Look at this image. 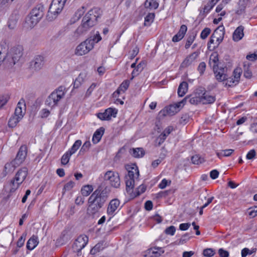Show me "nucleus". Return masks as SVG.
<instances>
[{
	"label": "nucleus",
	"instance_id": "nucleus-1",
	"mask_svg": "<svg viewBox=\"0 0 257 257\" xmlns=\"http://www.w3.org/2000/svg\"><path fill=\"white\" fill-rule=\"evenodd\" d=\"M125 168L127 172L125 176L126 191L128 193L131 194L134 188L135 178H137L139 176V171L135 164L126 165Z\"/></svg>",
	"mask_w": 257,
	"mask_h": 257
},
{
	"label": "nucleus",
	"instance_id": "nucleus-2",
	"mask_svg": "<svg viewBox=\"0 0 257 257\" xmlns=\"http://www.w3.org/2000/svg\"><path fill=\"white\" fill-rule=\"evenodd\" d=\"M109 193L110 190L107 187L102 190L98 188L92 193L88 200L90 201V202L94 203L97 206L102 208L107 200Z\"/></svg>",
	"mask_w": 257,
	"mask_h": 257
},
{
	"label": "nucleus",
	"instance_id": "nucleus-3",
	"mask_svg": "<svg viewBox=\"0 0 257 257\" xmlns=\"http://www.w3.org/2000/svg\"><path fill=\"white\" fill-rule=\"evenodd\" d=\"M44 6L38 4L31 11L27 19V23L31 28L34 27L43 18L44 14Z\"/></svg>",
	"mask_w": 257,
	"mask_h": 257
},
{
	"label": "nucleus",
	"instance_id": "nucleus-4",
	"mask_svg": "<svg viewBox=\"0 0 257 257\" xmlns=\"http://www.w3.org/2000/svg\"><path fill=\"white\" fill-rule=\"evenodd\" d=\"M67 0H52L47 15V19L52 21L55 19L62 11Z\"/></svg>",
	"mask_w": 257,
	"mask_h": 257
},
{
	"label": "nucleus",
	"instance_id": "nucleus-5",
	"mask_svg": "<svg viewBox=\"0 0 257 257\" xmlns=\"http://www.w3.org/2000/svg\"><path fill=\"white\" fill-rule=\"evenodd\" d=\"M64 89L63 86H59L48 97L45 101V104L50 107L56 106L58 101L64 96Z\"/></svg>",
	"mask_w": 257,
	"mask_h": 257
},
{
	"label": "nucleus",
	"instance_id": "nucleus-6",
	"mask_svg": "<svg viewBox=\"0 0 257 257\" xmlns=\"http://www.w3.org/2000/svg\"><path fill=\"white\" fill-rule=\"evenodd\" d=\"M103 180L113 188H118L120 186V177L117 172L107 171L104 174Z\"/></svg>",
	"mask_w": 257,
	"mask_h": 257
},
{
	"label": "nucleus",
	"instance_id": "nucleus-7",
	"mask_svg": "<svg viewBox=\"0 0 257 257\" xmlns=\"http://www.w3.org/2000/svg\"><path fill=\"white\" fill-rule=\"evenodd\" d=\"M96 24L92 21L86 15L83 18L81 24L77 28L75 31V35L78 37L86 33L91 28Z\"/></svg>",
	"mask_w": 257,
	"mask_h": 257
},
{
	"label": "nucleus",
	"instance_id": "nucleus-8",
	"mask_svg": "<svg viewBox=\"0 0 257 257\" xmlns=\"http://www.w3.org/2000/svg\"><path fill=\"white\" fill-rule=\"evenodd\" d=\"M92 41L91 40H86L78 45L75 51V54L78 56H82L88 53L93 47Z\"/></svg>",
	"mask_w": 257,
	"mask_h": 257
},
{
	"label": "nucleus",
	"instance_id": "nucleus-9",
	"mask_svg": "<svg viewBox=\"0 0 257 257\" xmlns=\"http://www.w3.org/2000/svg\"><path fill=\"white\" fill-rule=\"evenodd\" d=\"M88 241V237L85 235L79 236L75 240L73 245L72 249L74 252L77 253V255H81V250L86 246Z\"/></svg>",
	"mask_w": 257,
	"mask_h": 257
},
{
	"label": "nucleus",
	"instance_id": "nucleus-10",
	"mask_svg": "<svg viewBox=\"0 0 257 257\" xmlns=\"http://www.w3.org/2000/svg\"><path fill=\"white\" fill-rule=\"evenodd\" d=\"M22 47L18 46L17 47H14L12 48L10 52H8V58H11L13 59L12 61L11 64H15L18 62L20 58L23 55Z\"/></svg>",
	"mask_w": 257,
	"mask_h": 257
},
{
	"label": "nucleus",
	"instance_id": "nucleus-11",
	"mask_svg": "<svg viewBox=\"0 0 257 257\" xmlns=\"http://www.w3.org/2000/svg\"><path fill=\"white\" fill-rule=\"evenodd\" d=\"M181 109L178 103H175L165 107L160 111V113H162L164 115H168L172 116L179 112Z\"/></svg>",
	"mask_w": 257,
	"mask_h": 257
},
{
	"label": "nucleus",
	"instance_id": "nucleus-12",
	"mask_svg": "<svg viewBox=\"0 0 257 257\" xmlns=\"http://www.w3.org/2000/svg\"><path fill=\"white\" fill-rule=\"evenodd\" d=\"M27 155V147L25 145L22 146L17 153L16 158L14 159L17 165H20L25 160Z\"/></svg>",
	"mask_w": 257,
	"mask_h": 257
},
{
	"label": "nucleus",
	"instance_id": "nucleus-13",
	"mask_svg": "<svg viewBox=\"0 0 257 257\" xmlns=\"http://www.w3.org/2000/svg\"><path fill=\"white\" fill-rule=\"evenodd\" d=\"M44 64V57L42 55L36 56L30 62V67L35 70H40Z\"/></svg>",
	"mask_w": 257,
	"mask_h": 257
},
{
	"label": "nucleus",
	"instance_id": "nucleus-14",
	"mask_svg": "<svg viewBox=\"0 0 257 257\" xmlns=\"http://www.w3.org/2000/svg\"><path fill=\"white\" fill-rule=\"evenodd\" d=\"M26 112V103L24 98H21L17 104L14 115L22 119Z\"/></svg>",
	"mask_w": 257,
	"mask_h": 257
},
{
	"label": "nucleus",
	"instance_id": "nucleus-15",
	"mask_svg": "<svg viewBox=\"0 0 257 257\" xmlns=\"http://www.w3.org/2000/svg\"><path fill=\"white\" fill-rule=\"evenodd\" d=\"M213 72L216 79L220 82L223 81L226 79V74L225 73V67H219L218 66H213Z\"/></svg>",
	"mask_w": 257,
	"mask_h": 257
},
{
	"label": "nucleus",
	"instance_id": "nucleus-16",
	"mask_svg": "<svg viewBox=\"0 0 257 257\" xmlns=\"http://www.w3.org/2000/svg\"><path fill=\"white\" fill-rule=\"evenodd\" d=\"M102 12L98 8H94L89 10L85 15L88 18L92 20L95 24L97 23V19L101 16Z\"/></svg>",
	"mask_w": 257,
	"mask_h": 257
},
{
	"label": "nucleus",
	"instance_id": "nucleus-17",
	"mask_svg": "<svg viewBox=\"0 0 257 257\" xmlns=\"http://www.w3.org/2000/svg\"><path fill=\"white\" fill-rule=\"evenodd\" d=\"M120 205V201L118 199H113L111 200L108 205L107 208V213L108 215L112 216L114 212L117 209Z\"/></svg>",
	"mask_w": 257,
	"mask_h": 257
},
{
	"label": "nucleus",
	"instance_id": "nucleus-18",
	"mask_svg": "<svg viewBox=\"0 0 257 257\" xmlns=\"http://www.w3.org/2000/svg\"><path fill=\"white\" fill-rule=\"evenodd\" d=\"M28 171V169L26 167L20 169L15 175V180L22 183L27 176Z\"/></svg>",
	"mask_w": 257,
	"mask_h": 257
},
{
	"label": "nucleus",
	"instance_id": "nucleus-19",
	"mask_svg": "<svg viewBox=\"0 0 257 257\" xmlns=\"http://www.w3.org/2000/svg\"><path fill=\"white\" fill-rule=\"evenodd\" d=\"M187 31V26L185 25H181L179 32L173 36L172 41L174 42H177L182 40L184 37Z\"/></svg>",
	"mask_w": 257,
	"mask_h": 257
},
{
	"label": "nucleus",
	"instance_id": "nucleus-20",
	"mask_svg": "<svg viewBox=\"0 0 257 257\" xmlns=\"http://www.w3.org/2000/svg\"><path fill=\"white\" fill-rule=\"evenodd\" d=\"M249 0H239L237 3V8L235 14L237 15H241L245 13V9Z\"/></svg>",
	"mask_w": 257,
	"mask_h": 257
},
{
	"label": "nucleus",
	"instance_id": "nucleus-21",
	"mask_svg": "<svg viewBox=\"0 0 257 257\" xmlns=\"http://www.w3.org/2000/svg\"><path fill=\"white\" fill-rule=\"evenodd\" d=\"M101 207L97 206V204L88 200V207L87 208V213L90 216H94L96 213H98L99 209Z\"/></svg>",
	"mask_w": 257,
	"mask_h": 257
},
{
	"label": "nucleus",
	"instance_id": "nucleus-22",
	"mask_svg": "<svg viewBox=\"0 0 257 257\" xmlns=\"http://www.w3.org/2000/svg\"><path fill=\"white\" fill-rule=\"evenodd\" d=\"M19 166V165H17L16 162H14V160H12L10 163H7L5 164L4 166V171H3V176H6L8 173L13 172L16 168Z\"/></svg>",
	"mask_w": 257,
	"mask_h": 257
},
{
	"label": "nucleus",
	"instance_id": "nucleus-23",
	"mask_svg": "<svg viewBox=\"0 0 257 257\" xmlns=\"http://www.w3.org/2000/svg\"><path fill=\"white\" fill-rule=\"evenodd\" d=\"M244 27L242 26H238L234 31L232 35V39L235 42L240 40L244 36Z\"/></svg>",
	"mask_w": 257,
	"mask_h": 257
},
{
	"label": "nucleus",
	"instance_id": "nucleus-24",
	"mask_svg": "<svg viewBox=\"0 0 257 257\" xmlns=\"http://www.w3.org/2000/svg\"><path fill=\"white\" fill-rule=\"evenodd\" d=\"M39 240L37 236L33 235L28 240L26 244L27 249L29 250L34 249L38 244Z\"/></svg>",
	"mask_w": 257,
	"mask_h": 257
},
{
	"label": "nucleus",
	"instance_id": "nucleus-25",
	"mask_svg": "<svg viewBox=\"0 0 257 257\" xmlns=\"http://www.w3.org/2000/svg\"><path fill=\"white\" fill-rule=\"evenodd\" d=\"M104 131L105 128L103 127H100L94 132L92 139L93 144H97L100 141Z\"/></svg>",
	"mask_w": 257,
	"mask_h": 257
},
{
	"label": "nucleus",
	"instance_id": "nucleus-26",
	"mask_svg": "<svg viewBox=\"0 0 257 257\" xmlns=\"http://www.w3.org/2000/svg\"><path fill=\"white\" fill-rule=\"evenodd\" d=\"M130 153L135 158H140L143 157L145 152L142 148H133L130 149Z\"/></svg>",
	"mask_w": 257,
	"mask_h": 257
},
{
	"label": "nucleus",
	"instance_id": "nucleus-27",
	"mask_svg": "<svg viewBox=\"0 0 257 257\" xmlns=\"http://www.w3.org/2000/svg\"><path fill=\"white\" fill-rule=\"evenodd\" d=\"M212 4L213 3L211 2V0H209L207 5L204 6L203 10L200 11L199 16L202 18H204L206 16V15L210 12L215 5H212Z\"/></svg>",
	"mask_w": 257,
	"mask_h": 257
},
{
	"label": "nucleus",
	"instance_id": "nucleus-28",
	"mask_svg": "<svg viewBox=\"0 0 257 257\" xmlns=\"http://www.w3.org/2000/svg\"><path fill=\"white\" fill-rule=\"evenodd\" d=\"M188 84L186 81L182 82L178 88V95L180 97L183 96L187 92Z\"/></svg>",
	"mask_w": 257,
	"mask_h": 257
},
{
	"label": "nucleus",
	"instance_id": "nucleus-29",
	"mask_svg": "<svg viewBox=\"0 0 257 257\" xmlns=\"http://www.w3.org/2000/svg\"><path fill=\"white\" fill-rule=\"evenodd\" d=\"M201 98V102L203 104H212L214 103L216 100V97L215 96L211 95L209 93H207V92L205 93V95L202 96Z\"/></svg>",
	"mask_w": 257,
	"mask_h": 257
},
{
	"label": "nucleus",
	"instance_id": "nucleus-30",
	"mask_svg": "<svg viewBox=\"0 0 257 257\" xmlns=\"http://www.w3.org/2000/svg\"><path fill=\"white\" fill-rule=\"evenodd\" d=\"M216 29H218V35H216V47L222 42L225 34L224 27L223 26H219Z\"/></svg>",
	"mask_w": 257,
	"mask_h": 257
},
{
	"label": "nucleus",
	"instance_id": "nucleus-31",
	"mask_svg": "<svg viewBox=\"0 0 257 257\" xmlns=\"http://www.w3.org/2000/svg\"><path fill=\"white\" fill-rule=\"evenodd\" d=\"M86 8L84 6H82L79 8L75 13L72 19V21L74 23L78 21L81 16L84 14L86 11Z\"/></svg>",
	"mask_w": 257,
	"mask_h": 257
},
{
	"label": "nucleus",
	"instance_id": "nucleus-32",
	"mask_svg": "<svg viewBox=\"0 0 257 257\" xmlns=\"http://www.w3.org/2000/svg\"><path fill=\"white\" fill-rule=\"evenodd\" d=\"M86 77L85 73H81L79 74L78 76L75 79L73 83V88H79L82 83L84 82V78Z\"/></svg>",
	"mask_w": 257,
	"mask_h": 257
},
{
	"label": "nucleus",
	"instance_id": "nucleus-33",
	"mask_svg": "<svg viewBox=\"0 0 257 257\" xmlns=\"http://www.w3.org/2000/svg\"><path fill=\"white\" fill-rule=\"evenodd\" d=\"M144 6L146 9L156 10L159 7V3L156 0H146Z\"/></svg>",
	"mask_w": 257,
	"mask_h": 257
},
{
	"label": "nucleus",
	"instance_id": "nucleus-34",
	"mask_svg": "<svg viewBox=\"0 0 257 257\" xmlns=\"http://www.w3.org/2000/svg\"><path fill=\"white\" fill-rule=\"evenodd\" d=\"M93 187L91 185H86L83 186L81 192L83 196H88L93 191Z\"/></svg>",
	"mask_w": 257,
	"mask_h": 257
},
{
	"label": "nucleus",
	"instance_id": "nucleus-35",
	"mask_svg": "<svg viewBox=\"0 0 257 257\" xmlns=\"http://www.w3.org/2000/svg\"><path fill=\"white\" fill-rule=\"evenodd\" d=\"M189 97V102L191 104L196 105L200 102H201V98L199 96H197L196 94L192 93L190 95H188Z\"/></svg>",
	"mask_w": 257,
	"mask_h": 257
},
{
	"label": "nucleus",
	"instance_id": "nucleus-36",
	"mask_svg": "<svg viewBox=\"0 0 257 257\" xmlns=\"http://www.w3.org/2000/svg\"><path fill=\"white\" fill-rule=\"evenodd\" d=\"M196 33L195 32H192L189 34V35L187 37L186 43L185 46L186 49H188L190 47L191 44L194 42L196 38Z\"/></svg>",
	"mask_w": 257,
	"mask_h": 257
},
{
	"label": "nucleus",
	"instance_id": "nucleus-37",
	"mask_svg": "<svg viewBox=\"0 0 257 257\" xmlns=\"http://www.w3.org/2000/svg\"><path fill=\"white\" fill-rule=\"evenodd\" d=\"M22 119L19 118V117L16 116V115H13L10 118L8 121V126L10 127H15L18 123Z\"/></svg>",
	"mask_w": 257,
	"mask_h": 257
},
{
	"label": "nucleus",
	"instance_id": "nucleus-38",
	"mask_svg": "<svg viewBox=\"0 0 257 257\" xmlns=\"http://www.w3.org/2000/svg\"><path fill=\"white\" fill-rule=\"evenodd\" d=\"M218 29H216L214 31L213 33L212 34L211 36L210 37V39H209V40L208 42V44H207L208 50H213L216 47V46H214L211 48V45L212 44L214 43V38L216 37V35H218Z\"/></svg>",
	"mask_w": 257,
	"mask_h": 257
},
{
	"label": "nucleus",
	"instance_id": "nucleus-39",
	"mask_svg": "<svg viewBox=\"0 0 257 257\" xmlns=\"http://www.w3.org/2000/svg\"><path fill=\"white\" fill-rule=\"evenodd\" d=\"M234 152V150L232 149H226L222 150L221 152H216V155L219 158H221L222 157H228L230 156L232 153Z\"/></svg>",
	"mask_w": 257,
	"mask_h": 257
},
{
	"label": "nucleus",
	"instance_id": "nucleus-40",
	"mask_svg": "<svg viewBox=\"0 0 257 257\" xmlns=\"http://www.w3.org/2000/svg\"><path fill=\"white\" fill-rule=\"evenodd\" d=\"M224 81H226V85H228L229 87H233L238 83L237 80L233 76L228 78L226 75V79Z\"/></svg>",
	"mask_w": 257,
	"mask_h": 257
},
{
	"label": "nucleus",
	"instance_id": "nucleus-41",
	"mask_svg": "<svg viewBox=\"0 0 257 257\" xmlns=\"http://www.w3.org/2000/svg\"><path fill=\"white\" fill-rule=\"evenodd\" d=\"M82 142L81 140H78L75 142L71 148L68 151L69 152L72 153V155L74 154L77 150L79 148L81 145Z\"/></svg>",
	"mask_w": 257,
	"mask_h": 257
},
{
	"label": "nucleus",
	"instance_id": "nucleus-42",
	"mask_svg": "<svg viewBox=\"0 0 257 257\" xmlns=\"http://www.w3.org/2000/svg\"><path fill=\"white\" fill-rule=\"evenodd\" d=\"M191 161L194 164L199 165L203 163L204 162V159L199 155H195L191 157Z\"/></svg>",
	"mask_w": 257,
	"mask_h": 257
},
{
	"label": "nucleus",
	"instance_id": "nucleus-43",
	"mask_svg": "<svg viewBox=\"0 0 257 257\" xmlns=\"http://www.w3.org/2000/svg\"><path fill=\"white\" fill-rule=\"evenodd\" d=\"M107 115L109 116L108 120H110L111 119V117H115L117 113V109L115 108L109 107L105 109Z\"/></svg>",
	"mask_w": 257,
	"mask_h": 257
},
{
	"label": "nucleus",
	"instance_id": "nucleus-44",
	"mask_svg": "<svg viewBox=\"0 0 257 257\" xmlns=\"http://www.w3.org/2000/svg\"><path fill=\"white\" fill-rule=\"evenodd\" d=\"M155 18L154 13H149L145 18V26H150Z\"/></svg>",
	"mask_w": 257,
	"mask_h": 257
},
{
	"label": "nucleus",
	"instance_id": "nucleus-45",
	"mask_svg": "<svg viewBox=\"0 0 257 257\" xmlns=\"http://www.w3.org/2000/svg\"><path fill=\"white\" fill-rule=\"evenodd\" d=\"M74 182L72 181H70L65 184L62 190V194L64 195L66 191L71 190L74 186Z\"/></svg>",
	"mask_w": 257,
	"mask_h": 257
},
{
	"label": "nucleus",
	"instance_id": "nucleus-46",
	"mask_svg": "<svg viewBox=\"0 0 257 257\" xmlns=\"http://www.w3.org/2000/svg\"><path fill=\"white\" fill-rule=\"evenodd\" d=\"M102 39L99 32H97L93 36L90 37L87 39V40H91L92 41L93 47H94V44L99 42Z\"/></svg>",
	"mask_w": 257,
	"mask_h": 257
},
{
	"label": "nucleus",
	"instance_id": "nucleus-47",
	"mask_svg": "<svg viewBox=\"0 0 257 257\" xmlns=\"http://www.w3.org/2000/svg\"><path fill=\"white\" fill-rule=\"evenodd\" d=\"M90 146V142L89 141H86L81 148L79 154L80 155L84 154L85 152L88 151Z\"/></svg>",
	"mask_w": 257,
	"mask_h": 257
},
{
	"label": "nucleus",
	"instance_id": "nucleus-48",
	"mask_svg": "<svg viewBox=\"0 0 257 257\" xmlns=\"http://www.w3.org/2000/svg\"><path fill=\"white\" fill-rule=\"evenodd\" d=\"M21 184V183L16 181L15 178L12 180L11 182V192H14L19 187Z\"/></svg>",
	"mask_w": 257,
	"mask_h": 257
},
{
	"label": "nucleus",
	"instance_id": "nucleus-49",
	"mask_svg": "<svg viewBox=\"0 0 257 257\" xmlns=\"http://www.w3.org/2000/svg\"><path fill=\"white\" fill-rule=\"evenodd\" d=\"M72 155V153L66 152L61 158V163L63 165H66L69 161L70 158Z\"/></svg>",
	"mask_w": 257,
	"mask_h": 257
},
{
	"label": "nucleus",
	"instance_id": "nucleus-50",
	"mask_svg": "<svg viewBox=\"0 0 257 257\" xmlns=\"http://www.w3.org/2000/svg\"><path fill=\"white\" fill-rule=\"evenodd\" d=\"M102 248V243H98L90 250V253L91 254H95L101 250Z\"/></svg>",
	"mask_w": 257,
	"mask_h": 257
},
{
	"label": "nucleus",
	"instance_id": "nucleus-51",
	"mask_svg": "<svg viewBox=\"0 0 257 257\" xmlns=\"http://www.w3.org/2000/svg\"><path fill=\"white\" fill-rule=\"evenodd\" d=\"M130 80H125L123 81L118 87L123 92H124L128 88L130 85Z\"/></svg>",
	"mask_w": 257,
	"mask_h": 257
},
{
	"label": "nucleus",
	"instance_id": "nucleus-52",
	"mask_svg": "<svg viewBox=\"0 0 257 257\" xmlns=\"http://www.w3.org/2000/svg\"><path fill=\"white\" fill-rule=\"evenodd\" d=\"M206 65L204 62H202L199 64L197 67V70L199 72L200 76H202L204 74L206 70Z\"/></svg>",
	"mask_w": 257,
	"mask_h": 257
},
{
	"label": "nucleus",
	"instance_id": "nucleus-53",
	"mask_svg": "<svg viewBox=\"0 0 257 257\" xmlns=\"http://www.w3.org/2000/svg\"><path fill=\"white\" fill-rule=\"evenodd\" d=\"M27 234L25 233H23L22 236L19 238L17 242V246L18 247L20 248L23 246Z\"/></svg>",
	"mask_w": 257,
	"mask_h": 257
},
{
	"label": "nucleus",
	"instance_id": "nucleus-54",
	"mask_svg": "<svg viewBox=\"0 0 257 257\" xmlns=\"http://www.w3.org/2000/svg\"><path fill=\"white\" fill-rule=\"evenodd\" d=\"M7 52V49L6 47V44H0V65L2 62H4V56H2V54H5Z\"/></svg>",
	"mask_w": 257,
	"mask_h": 257
},
{
	"label": "nucleus",
	"instance_id": "nucleus-55",
	"mask_svg": "<svg viewBox=\"0 0 257 257\" xmlns=\"http://www.w3.org/2000/svg\"><path fill=\"white\" fill-rule=\"evenodd\" d=\"M211 33V30L209 28H204L201 32L200 38L202 39H205Z\"/></svg>",
	"mask_w": 257,
	"mask_h": 257
},
{
	"label": "nucleus",
	"instance_id": "nucleus-56",
	"mask_svg": "<svg viewBox=\"0 0 257 257\" xmlns=\"http://www.w3.org/2000/svg\"><path fill=\"white\" fill-rule=\"evenodd\" d=\"M215 253V250L212 248H206L203 250V254L205 256L211 257Z\"/></svg>",
	"mask_w": 257,
	"mask_h": 257
},
{
	"label": "nucleus",
	"instance_id": "nucleus-57",
	"mask_svg": "<svg viewBox=\"0 0 257 257\" xmlns=\"http://www.w3.org/2000/svg\"><path fill=\"white\" fill-rule=\"evenodd\" d=\"M206 92V91L205 88L203 87H200L196 89L193 93L196 94V95L199 97H202V96L205 95Z\"/></svg>",
	"mask_w": 257,
	"mask_h": 257
},
{
	"label": "nucleus",
	"instance_id": "nucleus-58",
	"mask_svg": "<svg viewBox=\"0 0 257 257\" xmlns=\"http://www.w3.org/2000/svg\"><path fill=\"white\" fill-rule=\"evenodd\" d=\"M98 118L102 120H108L109 115H107L106 110L103 112H99L96 114Z\"/></svg>",
	"mask_w": 257,
	"mask_h": 257
},
{
	"label": "nucleus",
	"instance_id": "nucleus-59",
	"mask_svg": "<svg viewBox=\"0 0 257 257\" xmlns=\"http://www.w3.org/2000/svg\"><path fill=\"white\" fill-rule=\"evenodd\" d=\"M210 59L212 60L214 63V66H218V62L219 61L218 55L217 52L213 53L210 57Z\"/></svg>",
	"mask_w": 257,
	"mask_h": 257
},
{
	"label": "nucleus",
	"instance_id": "nucleus-60",
	"mask_svg": "<svg viewBox=\"0 0 257 257\" xmlns=\"http://www.w3.org/2000/svg\"><path fill=\"white\" fill-rule=\"evenodd\" d=\"M255 251L254 250V249L250 250L248 248H244L241 250V256L246 257L247 255H250Z\"/></svg>",
	"mask_w": 257,
	"mask_h": 257
},
{
	"label": "nucleus",
	"instance_id": "nucleus-61",
	"mask_svg": "<svg viewBox=\"0 0 257 257\" xmlns=\"http://www.w3.org/2000/svg\"><path fill=\"white\" fill-rule=\"evenodd\" d=\"M244 76L247 78L249 79L252 76V72L250 69L249 68V67H246L245 65L244 66V73H243Z\"/></svg>",
	"mask_w": 257,
	"mask_h": 257
},
{
	"label": "nucleus",
	"instance_id": "nucleus-62",
	"mask_svg": "<svg viewBox=\"0 0 257 257\" xmlns=\"http://www.w3.org/2000/svg\"><path fill=\"white\" fill-rule=\"evenodd\" d=\"M9 98L8 95L0 96V107H3L7 103Z\"/></svg>",
	"mask_w": 257,
	"mask_h": 257
},
{
	"label": "nucleus",
	"instance_id": "nucleus-63",
	"mask_svg": "<svg viewBox=\"0 0 257 257\" xmlns=\"http://www.w3.org/2000/svg\"><path fill=\"white\" fill-rule=\"evenodd\" d=\"M176 231V228L174 226H170L167 227L165 230V232L167 234H169L171 235H173L175 234Z\"/></svg>",
	"mask_w": 257,
	"mask_h": 257
},
{
	"label": "nucleus",
	"instance_id": "nucleus-64",
	"mask_svg": "<svg viewBox=\"0 0 257 257\" xmlns=\"http://www.w3.org/2000/svg\"><path fill=\"white\" fill-rule=\"evenodd\" d=\"M17 23L16 19H13V17H11L8 22V27L10 29H13Z\"/></svg>",
	"mask_w": 257,
	"mask_h": 257
}]
</instances>
